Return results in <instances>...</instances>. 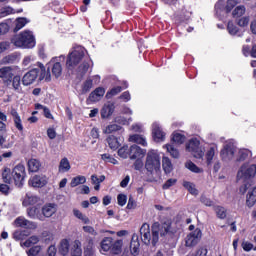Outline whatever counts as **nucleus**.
<instances>
[{
  "mask_svg": "<svg viewBox=\"0 0 256 256\" xmlns=\"http://www.w3.org/2000/svg\"><path fill=\"white\" fill-rule=\"evenodd\" d=\"M144 167L149 175L159 177L161 174V157H159V154L150 150L146 155Z\"/></svg>",
  "mask_w": 256,
  "mask_h": 256,
  "instance_id": "4",
  "label": "nucleus"
},
{
  "mask_svg": "<svg viewBox=\"0 0 256 256\" xmlns=\"http://www.w3.org/2000/svg\"><path fill=\"white\" fill-rule=\"evenodd\" d=\"M174 185H177V179L170 178L163 184L162 189L164 190L171 189V187H174Z\"/></svg>",
  "mask_w": 256,
  "mask_h": 256,
  "instance_id": "58",
  "label": "nucleus"
},
{
  "mask_svg": "<svg viewBox=\"0 0 256 256\" xmlns=\"http://www.w3.org/2000/svg\"><path fill=\"white\" fill-rule=\"evenodd\" d=\"M140 245L141 244L139 243V235L133 234L132 235V240L130 242V251H131L132 255H134V256L139 255Z\"/></svg>",
  "mask_w": 256,
  "mask_h": 256,
  "instance_id": "22",
  "label": "nucleus"
},
{
  "mask_svg": "<svg viewBox=\"0 0 256 256\" xmlns=\"http://www.w3.org/2000/svg\"><path fill=\"white\" fill-rule=\"evenodd\" d=\"M117 201H118V205H120V207H125V205L127 204V195L119 194L117 196Z\"/></svg>",
  "mask_w": 256,
  "mask_h": 256,
  "instance_id": "59",
  "label": "nucleus"
},
{
  "mask_svg": "<svg viewBox=\"0 0 256 256\" xmlns=\"http://www.w3.org/2000/svg\"><path fill=\"white\" fill-rule=\"evenodd\" d=\"M115 113V103L107 102L103 105L100 115L102 119H109Z\"/></svg>",
  "mask_w": 256,
  "mask_h": 256,
  "instance_id": "16",
  "label": "nucleus"
},
{
  "mask_svg": "<svg viewBox=\"0 0 256 256\" xmlns=\"http://www.w3.org/2000/svg\"><path fill=\"white\" fill-rule=\"evenodd\" d=\"M112 245H113V238L111 237L104 238L100 243V247L102 251H109Z\"/></svg>",
  "mask_w": 256,
  "mask_h": 256,
  "instance_id": "39",
  "label": "nucleus"
},
{
  "mask_svg": "<svg viewBox=\"0 0 256 256\" xmlns=\"http://www.w3.org/2000/svg\"><path fill=\"white\" fill-rule=\"evenodd\" d=\"M144 163H143V159L141 158H137L133 164V167L136 171H141V169H143L144 167Z\"/></svg>",
  "mask_w": 256,
  "mask_h": 256,
  "instance_id": "60",
  "label": "nucleus"
},
{
  "mask_svg": "<svg viewBox=\"0 0 256 256\" xmlns=\"http://www.w3.org/2000/svg\"><path fill=\"white\" fill-rule=\"evenodd\" d=\"M214 211L218 219H226L227 218V209L223 206H215Z\"/></svg>",
  "mask_w": 256,
  "mask_h": 256,
  "instance_id": "45",
  "label": "nucleus"
},
{
  "mask_svg": "<svg viewBox=\"0 0 256 256\" xmlns=\"http://www.w3.org/2000/svg\"><path fill=\"white\" fill-rule=\"evenodd\" d=\"M65 62V56L61 55L59 57L52 58L48 63V71L45 70L43 63L38 62L37 66L40 68L41 74L40 79L43 81H51V72H49L50 67H52V75L58 79V77L63 73V66L61 63Z\"/></svg>",
  "mask_w": 256,
  "mask_h": 256,
  "instance_id": "2",
  "label": "nucleus"
},
{
  "mask_svg": "<svg viewBox=\"0 0 256 256\" xmlns=\"http://www.w3.org/2000/svg\"><path fill=\"white\" fill-rule=\"evenodd\" d=\"M147 154V150L142 149L141 147L137 146V145H132L130 147V159H140V157H145V155Z\"/></svg>",
  "mask_w": 256,
  "mask_h": 256,
  "instance_id": "18",
  "label": "nucleus"
},
{
  "mask_svg": "<svg viewBox=\"0 0 256 256\" xmlns=\"http://www.w3.org/2000/svg\"><path fill=\"white\" fill-rule=\"evenodd\" d=\"M10 115L13 118L14 125L18 131H23V121L21 120V116L19 115V112L15 109H11Z\"/></svg>",
  "mask_w": 256,
  "mask_h": 256,
  "instance_id": "24",
  "label": "nucleus"
},
{
  "mask_svg": "<svg viewBox=\"0 0 256 256\" xmlns=\"http://www.w3.org/2000/svg\"><path fill=\"white\" fill-rule=\"evenodd\" d=\"M237 5L239 0H218L214 6V13L216 17H223L225 13H231Z\"/></svg>",
  "mask_w": 256,
  "mask_h": 256,
  "instance_id": "5",
  "label": "nucleus"
},
{
  "mask_svg": "<svg viewBox=\"0 0 256 256\" xmlns=\"http://www.w3.org/2000/svg\"><path fill=\"white\" fill-rule=\"evenodd\" d=\"M227 30L230 35H237L238 37H243V32L239 31V28L236 27L233 21L228 22Z\"/></svg>",
  "mask_w": 256,
  "mask_h": 256,
  "instance_id": "31",
  "label": "nucleus"
},
{
  "mask_svg": "<svg viewBox=\"0 0 256 256\" xmlns=\"http://www.w3.org/2000/svg\"><path fill=\"white\" fill-rule=\"evenodd\" d=\"M12 87L18 93L21 91V76H14L12 80Z\"/></svg>",
  "mask_w": 256,
  "mask_h": 256,
  "instance_id": "53",
  "label": "nucleus"
},
{
  "mask_svg": "<svg viewBox=\"0 0 256 256\" xmlns=\"http://www.w3.org/2000/svg\"><path fill=\"white\" fill-rule=\"evenodd\" d=\"M70 256H82L83 255V248L81 241L74 240L70 244Z\"/></svg>",
  "mask_w": 256,
  "mask_h": 256,
  "instance_id": "19",
  "label": "nucleus"
},
{
  "mask_svg": "<svg viewBox=\"0 0 256 256\" xmlns=\"http://www.w3.org/2000/svg\"><path fill=\"white\" fill-rule=\"evenodd\" d=\"M107 143L110 149H113V151L119 149V140L117 137L111 135L107 138Z\"/></svg>",
  "mask_w": 256,
  "mask_h": 256,
  "instance_id": "41",
  "label": "nucleus"
},
{
  "mask_svg": "<svg viewBox=\"0 0 256 256\" xmlns=\"http://www.w3.org/2000/svg\"><path fill=\"white\" fill-rule=\"evenodd\" d=\"M23 13V9L15 11L12 7L6 6L0 9V17H7V15H13L15 13Z\"/></svg>",
  "mask_w": 256,
  "mask_h": 256,
  "instance_id": "35",
  "label": "nucleus"
},
{
  "mask_svg": "<svg viewBox=\"0 0 256 256\" xmlns=\"http://www.w3.org/2000/svg\"><path fill=\"white\" fill-rule=\"evenodd\" d=\"M128 141H130V143H137V145H142V147H147V139L143 135H130Z\"/></svg>",
  "mask_w": 256,
  "mask_h": 256,
  "instance_id": "28",
  "label": "nucleus"
},
{
  "mask_svg": "<svg viewBox=\"0 0 256 256\" xmlns=\"http://www.w3.org/2000/svg\"><path fill=\"white\" fill-rule=\"evenodd\" d=\"M55 213H57V204L55 203H48L42 207V217H44V220L53 217Z\"/></svg>",
  "mask_w": 256,
  "mask_h": 256,
  "instance_id": "15",
  "label": "nucleus"
},
{
  "mask_svg": "<svg viewBox=\"0 0 256 256\" xmlns=\"http://www.w3.org/2000/svg\"><path fill=\"white\" fill-rule=\"evenodd\" d=\"M177 229L173 228L171 221H166L160 224L155 222L152 224V234L149 224L144 223L140 228L141 241L144 245H157L159 243V237L163 238L166 235H175Z\"/></svg>",
  "mask_w": 256,
  "mask_h": 256,
  "instance_id": "1",
  "label": "nucleus"
},
{
  "mask_svg": "<svg viewBox=\"0 0 256 256\" xmlns=\"http://www.w3.org/2000/svg\"><path fill=\"white\" fill-rule=\"evenodd\" d=\"M162 167L164 169V173H171L173 171V163H171V159L169 157L162 158Z\"/></svg>",
  "mask_w": 256,
  "mask_h": 256,
  "instance_id": "37",
  "label": "nucleus"
},
{
  "mask_svg": "<svg viewBox=\"0 0 256 256\" xmlns=\"http://www.w3.org/2000/svg\"><path fill=\"white\" fill-rule=\"evenodd\" d=\"M38 201H40L39 197L33 193H26L22 205L24 207H29V205H37Z\"/></svg>",
  "mask_w": 256,
  "mask_h": 256,
  "instance_id": "21",
  "label": "nucleus"
},
{
  "mask_svg": "<svg viewBox=\"0 0 256 256\" xmlns=\"http://www.w3.org/2000/svg\"><path fill=\"white\" fill-rule=\"evenodd\" d=\"M12 177L16 185H22L25 180V166L18 164L12 171Z\"/></svg>",
  "mask_w": 256,
  "mask_h": 256,
  "instance_id": "10",
  "label": "nucleus"
},
{
  "mask_svg": "<svg viewBox=\"0 0 256 256\" xmlns=\"http://www.w3.org/2000/svg\"><path fill=\"white\" fill-rule=\"evenodd\" d=\"M237 153V146L231 141H228L224 144V147L221 151V157L224 161H231Z\"/></svg>",
  "mask_w": 256,
  "mask_h": 256,
  "instance_id": "9",
  "label": "nucleus"
},
{
  "mask_svg": "<svg viewBox=\"0 0 256 256\" xmlns=\"http://www.w3.org/2000/svg\"><path fill=\"white\" fill-rule=\"evenodd\" d=\"M27 215L30 219H38V221H45V216L39 213V208L30 207L27 209Z\"/></svg>",
  "mask_w": 256,
  "mask_h": 256,
  "instance_id": "27",
  "label": "nucleus"
},
{
  "mask_svg": "<svg viewBox=\"0 0 256 256\" xmlns=\"http://www.w3.org/2000/svg\"><path fill=\"white\" fill-rule=\"evenodd\" d=\"M247 11V8H245L244 5H239L234 8L232 11V16L235 18L243 17Z\"/></svg>",
  "mask_w": 256,
  "mask_h": 256,
  "instance_id": "40",
  "label": "nucleus"
},
{
  "mask_svg": "<svg viewBox=\"0 0 256 256\" xmlns=\"http://www.w3.org/2000/svg\"><path fill=\"white\" fill-rule=\"evenodd\" d=\"M201 143L197 138L191 139L188 144L186 145L187 151L192 153L193 157L196 159H203V155H205V149L200 147Z\"/></svg>",
  "mask_w": 256,
  "mask_h": 256,
  "instance_id": "8",
  "label": "nucleus"
},
{
  "mask_svg": "<svg viewBox=\"0 0 256 256\" xmlns=\"http://www.w3.org/2000/svg\"><path fill=\"white\" fill-rule=\"evenodd\" d=\"M17 61V55L16 54H10L6 57H4L1 61L2 65H9L11 63H15Z\"/></svg>",
  "mask_w": 256,
  "mask_h": 256,
  "instance_id": "50",
  "label": "nucleus"
},
{
  "mask_svg": "<svg viewBox=\"0 0 256 256\" xmlns=\"http://www.w3.org/2000/svg\"><path fill=\"white\" fill-rule=\"evenodd\" d=\"M58 250L60 255H69V252L71 251V242H69L68 239L61 240Z\"/></svg>",
  "mask_w": 256,
  "mask_h": 256,
  "instance_id": "26",
  "label": "nucleus"
},
{
  "mask_svg": "<svg viewBox=\"0 0 256 256\" xmlns=\"http://www.w3.org/2000/svg\"><path fill=\"white\" fill-rule=\"evenodd\" d=\"M237 25H239V27H247V25H249V17L240 18Z\"/></svg>",
  "mask_w": 256,
  "mask_h": 256,
  "instance_id": "63",
  "label": "nucleus"
},
{
  "mask_svg": "<svg viewBox=\"0 0 256 256\" xmlns=\"http://www.w3.org/2000/svg\"><path fill=\"white\" fill-rule=\"evenodd\" d=\"M164 147L167 149V152L170 153L171 157L179 159V150H177L173 144H166Z\"/></svg>",
  "mask_w": 256,
  "mask_h": 256,
  "instance_id": "48",
  "label": "nucleus"
},
{
  "mask_svg": "<svg viewBox=\"0 0 256 256\" xmlns=\"http://www.w3.org/2000/svg\"><path fill=\"white\" fill-rule=\"evenodd\" d=\"M31 187H45L47 185V177L35 175L29 180Z\"/></svg>",
  "mask_w": 256,
  "mask_h": 256,
  "instance_id": "20",
  "label": "nucleus"
},
{
  "mask_svg": "<svg viewBox=\"0 0 256 256\" xmlns=\"http://www.w3.org/2000/svg\"><path fill=\"white\" fill-rule=\"evenodd\" d=\"M83 256H97V250L95 249L93 239H89L88 243L85 245Z\"/></svg>",
  "mask_w": 256,
  "mask_h": 256,
  "instance_id": "25",
  "label": "nucleus"
},
{
  "mask_svg": "<svg viewBox=\"0 0 256 256\" xmlns=\"http://www.w3.org/2000/svg\"><path fill=\"white\" fill-rule=\"evenodd\" d=\"M73 215L75 217H77V219H80V221H82V223H85L86 225L89 224V218L87 216L83 215V213H81V211L74 209Z\"/></svg>",
  "mask_w": 256,
  "mask_h": 256,
  "instance_id": "52",
  "label": "nucleus"
},
{
  "mask_svg": "<svg viewBox=\"0 0 256 256\" xmlns=\"http://www.w3.org/2000/svg\"><path fill=\"white\" fill-rule=\"evenodd\" d=\"M59 172L60 173H67V171L71 170V163H69V159L62 158L59 164Z\"/></svg>",
  "mask_w": 256,
  "mask_h": 256,
  "instance_id": "33",
  "label": "nucleus"
},
{
  "mask_svg": "<svg viewBox=\"0 0 256 256\" xmlns=\"http://www.w3.org/2000/svg\"><path fill=\"white\" fill-rule=\"evenodd\" d=\"M123 247V240H117L114 243H112L111 251L113 255H119L121 253V249Z\"/></svg>",
  "mask_w": 256,
  "mask_h": 256,
  "instance_id": "42",
  "label": "nucleus"
},
{
  "mask_svg": "<svg viewBox=\"0 0 256 256\" xmlns=\"http://www.w3.org/2000/svg\"><path fill=\"white\" fill-rule=\"evenodd\" d=\"M11 43L18 49H34L35 45H37V40L33 31L24 30L13 36Z\"/></svg>",
  "mask_w": 256,
  "mask_h": 256,
  "instance_id": "3",
  "label": "nucleus"
},
{
  "mask_svg": "<svg viewBox=\"0 0 256 256\" xmlns=\"http://www.w3.org/2000/svg\"><path fill=\"white\" fill-rule=\"evenodd\" d=\"M39 242V236H31L26 241L21 242V247H33V245H37Z\"/></svg>",
  "mask_w": 256,
  "mask_h": 256,
  "instance_id": "38",
  "label": "nucleus"
},
{
  "mask_svg": "<svg viewBox=\"0 0 256 256\" xmlns=\"http://www.w3.org/2000/svg\"><path fill=\"white\" fill-rule=\"evenodd\" d=\"M27 23H29V20L27 18H18L16 19V26L14 28V31H21V29H23V27H25V25H27Z\"/></svg>",
  "mask_w": 256,
  "mask_h": 256,
  "instance_id": "49",
  "label": "nucleus"
},
{
  "mask_svg": "<svg viewBox=\"0 0 256 256\" xmlns=\"http://www.w3.org/2000/svg\"><path fill=\"white\" fill-rule=\"evenodd\" d=\"M256 175V165L250 163H244L237 173V179L242 181H249Z\"/></svg>",
  "mask_w": 256,
  "mask_h": 256,
  "instance_id": "6",
  "label": "nucleus"
},
{
  "mask_svg": "<svg viewBox=\"0 0 256 256\" xmlns=\"http://www.w3.org/2000/svg\"><path fill=\"white\" fill-rule=\"evenodd\" d=\"M241 247L247 253L253 249V244L249 241H243Z\"/></svg>",
  "mask_w": 256,
  "mask_h": 256,
  "instance_id": "62",
  "label": "nucleus"
},
{
  "mask_svg": "<svg viewBox=\"0 0 256 256\" xmlns=\"http://www.w3.org/2000/svg\"><path fill=\"white\" fill-rule=\"evenodd\" d=\"M118 155L122 159H127V157H130V148L129 146H123L118 150Z\"/></svg>",
  "mask_w": 256,
  "mask_h": 256,
  "instance_id": "51",
  "label": "nucleus"
},
{
  "mask_svg": "<svg viewBox=\"0 0 256 256\" xmlns=\"http://www.w3.org/2000/svg\"><path fill=\"white\" fill-rule=\"evenodd\" d=\"M256 203V187L250 189L246 196V205L247 207H253Z\"/></svg>",
  "mask_w": 256,
  "mask_h": 256,
  "instance_id": "29",
  "label": "nucleus"
},
{
  "mask_svg": "<svg viewBox=\"0 0 256 256\" xmlns=\"http://www.w3.org/2000/svg\"><path fill=\"white\" fill-rule=\"evenodd\" d=\"M251 157V151L247 149H240L236 155V161L241 162Z\"/></svg>",
  "mask_w": 256,
  "mask_h": 256,
  "instance_id": "32",
  "label": "nucleus"
},
{
  "mask_svg": "<svg viewBox=\"0 0 256 256\" xmlns=\"http://www.w3.org/2000/svg\"><path fill=\"white\" fill-rule=\"evenodd\" d=\"M39 76V70L37 68L30 70L27 72L23 78H22V83L25 86L33 85L35 83V80Z\"/></svg>",
  "mask_w": 256,
  "mask_h": 256,
  "instance_id": "13",
  "label": "nucleus"
},
{
  "mask_svg": "<svg viewBox=\"0 0 256 256\" xmlns=\"http://www.w3.org/2000/svg\"><path fill=\"white\" fill-rule=\"evenodd\" d=\"M2 179L4 183H11V181H13V172H11V168L4 167L2 171Z\"/></svg>",
  "mask_w": 256,
  "mask_h": 256,
  "instance_id": "36",
  "label": "nucleus"
},
{
  "mask_svg": "<svg viewBox=\"0 0 256 256\" xmlns=\"http://www.w3.org/2000/svg\"><path fill=\"white\" fill-rule=\"evenodd\" d=\"M85 57V49L83 46H77L74 50L68 55L66 65L67 67H76L81 63V59Z\"/></svg>",
  "mask_w": 256,
  "mask_h": 256,
  "instance_id": "7",
  "label": "nucleus"
},
{
  "mask_svg": "<svg viewBox=\"0 0 256 256\" xmlns=\"http://www.w3.org/2000/svg\"><path fill=\"white\" fill-rule=\"evenodd\" d=\"M13 75V67L11 66H5L0 69V79H2L5 83H11Z\"/></svg>",
  "mask_w": 256,
  "mask_h": 256,
  "instance_id": "17",
  "label": "nucleus"
},
{
  "mask_svg": "<svg viewBox=\"0 0 256 256\" xmlns=\"http://www.w3.org/2000/svg\"><path fill=\"white\" fill-rule=\"evenodd\" d=\"M116 131H122L121 126L117 124H109L103 129V133H105L106 135H109L111 133H116Z\"/></svg>",
  "mask_w": 256,
  "mask_h": 256,
  "instance_id": "43",
  "label": "nucleus"
},
{
  "mask_svg": "<svg viewBox=\"0 0 256 256\" xmlns=\"http://www.w3.org/2000/svg\"><path fill=\"white\" fill-rule=\"evenodd\" d=\"M42 247L39 245L31 247L26 253L28 256H37L41 253Z\"/></svg>",
  "mask_w": 256,
  "mask_h": 256,
  "instance_id": "54",
  "label": "nucleus"
},
{
  "mask_svg": "<svg viewBox=\"0 0 256 256\" xmlns=\"http://www.w3.org/2000/svg\"><path fill=\"white\" fill-rule=\"evenodd\" d=\"M85 183H87V178L83 175H78L72 178L70 182V187L72 188L79 187V185H85Z\"/></svg>",
  "mask_w": 256,
  "mask_h": 256,
  "instance_id": "30",
  "label": "nucleus"
},
{
  "mask_svg": "<svg viewBox=\"0 0 256 256\" xmlns=\"http://www.w3.org/2000/svg\"><path fill=\"white\" fill-rule=\"evenodd\" d=\"M93 89V80L88 79L82 86V93H89Z\"/></svg>",
  "mask_w": 256,
  "mask_h": 256,
  "instance_id": "56",
  "label": "nucleus"
},
{
  "mask_svg": "<svg viewBox=\"0 0 256 256\" xmlns=\"http://www.w3.org/2000/svg\"><path fill=\"white\" fill-rule=\"evenodd\" d=\"M186 168L189 169V171H192V173H203V169L199 168L193 162H187Z\"/></svg>",
  "mask_w": 256,
  "mask_h": 256,
  "instance_id": "55",
  "label": "nucleus"
},
{
  "mask_svg": "<svg viewBox=\"0 0 256 256\" xmlns=\"http://www.w3.org/2000/svg\"><path fill=\"white\" fill-rule=\"evenodd\" d=\"M40 168H41V162H39V160H37V159H30L28 161V169L32 173H37V171H39Z\"/></svg>",
  "mask_w": 256,
  "mask_h": 256,
  "instance_id": "34",
  "label": "nucleus"
},
{
  "mask_svg": "<svg viewBox=\"0 0 256 256\" xmlns=\"http://www.w3.org/2000/svg\"><path fill=\"white\" fill-rule=\"evenodd\" d=\"M152 135L154 138V141L157 143H161L165 141V132L163 131V128H161V125L157 122H154L152 124Z\"/></svg>",
  "mask_w": 256,
  "mask_h": 256,
  "instance_id": "12",
  "label": "nucleus"
},
{
  "mask_svg": "<svg viewBox=\"0 0 256 256\" xmlns=\"http://www.w3.org/2000/svg\"><path fill=\"white\" fill-rule=\"evenodd\" d=\"M203 233L197 228L186 237V247H195L201 241Z\"/></svg>",
  "mask_w": 256,
  "mask_h": 256,
  "instance_id": "11",
  "label": "nucleus"
},
{
  "mask_svg": "<svg viewBox=\"0 0 256 256\" xmlns=\"http://www.w3.org/2000/svg\"><path fill=\"white\" fill-rule=\"evenodd\" d=\"M172 141L173 143H176V145H182V143H185V135L179 132H174L172 134Z\"/></svg>",
  "mask_w": 256,
  "mask_h": 256,
  "instance_id": "47",
  "label": "nucleus"
},
{
  "mask_svg": "<svg viewBox=\"0 0 256 256\" xmlns=\"http://www.w3.org/2000/svg\"><path fill=\"white\" fill-rule=\"evenodd\" d=\"M207 253H208L207 248L202 247V248H199V249L196 251L195 255H190V256H207Z\"/></svg>",
  "mask_w": 256,
  "mask_h": 256,
  "instance_id": "64",
  "label": "nucleus"
},
{
  "mask_svg": "<svg viewBox=\"0 0 256 256\" xmlns=\"http://www.w3.org/2000/svg\"><path fill=\"white\" fill-rule=\"evenodd\" d=\"M183 187L191 193V195H199V191H197V188H195V184L189 181H183L182 183Z\"/></svg>",
  "mask_w": 256,
  "mask_h": 256,
  "instance_id": "44",
  "label": "nucleus"
},
{
  "mask_svg": "<svg viewBox=\"0 0 256 256\" xmlns=\"http://www.w3.org/2000/svg\"><path fill=\"white\" fill-rule=\"evenodd\" d=\"M216 151H217V146H211L209 150L206 152L207 165H211L213 161V157H215Z\"/></svg>",
  "mask_w": 256,
  "mask_h": 256,
  "instance_id": "46",
  "label": "nucleus"
},
{
  "mask_svg": "<svg viewBox=\"0 0 256 256\" xmlns=\"http://www.w3.org/2000/svg\"><path fill=\"white\" fill-rule=\"evenodd\" d=\"M33 61H35V56H32V55L25 56L22 61V65L24 67H28V65H31V63H33Z\"/></svg>",
  "mask_w": 256,
  "mask_h": 256,
  "instance_id": "61",
  "label": "nucleus"
},
{
  "mask_svg": "<svg viewBox=\"0 0 256 256\" xmlns=\"http://www.w3.org/2000/svg\"><path fill=\"white\" fill-rule=\"evenodd\" d=\"M101 158L103 161H105V163H112V165H117L119 163L117 159L111 157L109 154H102Z\"/></svg>",
  "mask_w": 256,
  "mask_h": 256,
  "instance_id": "57",
  "label": "nucleus"
},
{
  "mask_svg": "<svg viewBox=\"0 0 256 256\" xmlns=\"http://www.w3.org/2000/svg\"><path fill=\"white\" fill-rule=\"evenodd\" d=\"M16 227H22L23 229H35L37 223L27 220L25 217H18L14 221Z\"/></svg>",
  "mask_w": 256,
  "mask_h": 256,
  "instance_id": "14",
  "label": "nucleus"
},
{
  "mask_svg": "<svg viewBox=\"0 0 256 256\" xmlns=\"http://www.w3.org/2000/svg\"><path fill=\"white\" fill-rule=\"evenodd\" d=\"M105 95V89L104 88H96L90 95H89V101L92 103H97V101H101V98Z\"/></svg>",
  "mask_w": 256,
  "mask_h": 256,
  "instance_id": "23",
  "label": "nucleus"
}]
</instances>
